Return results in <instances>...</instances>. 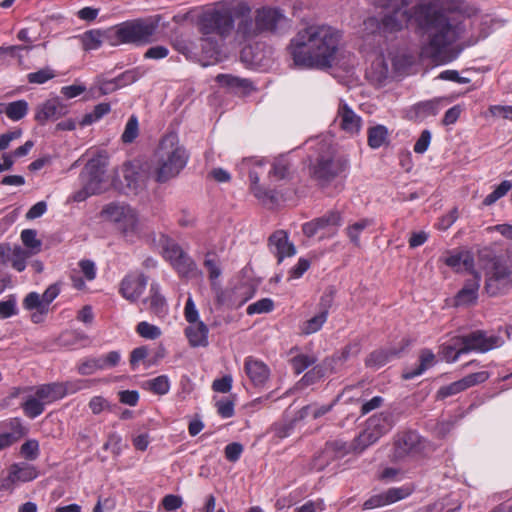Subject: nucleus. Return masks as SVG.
<instances>
[{
    "mask_svg": "<svg viewBox=\"0 0 512 512\" xmlns=\"http://www.w3.org/2000/svg\"><path fill=\"white\" fill-rule=\"evenodd\" d=\"M74 391H76V387L70 382H54L38 387L35 396L41 400L53 402L63 398L68 392Z\"/></svg>",
    "mask_w": 512,
    "mask_h": 512,
    "instance_id": "22",
    "label": "nucleus"
},
{
    "mask_svg": "<svg viewBox=\"0 0 512 512\" xmlns=\"http://www.w3.org/2000/svg\"><path fill=\"white\" fill-rule=\"evenodd\" d=\"M232 386V378L230 376H224L220 379L214 380L212 388L216 392L227 393L230 391Z\"/></svg>",
    "mask_w": 512,
    "mask_h": 512,
    "instance_id": "63",
    "label": "nucleus"
},
{
    "mask_svg": "<svg viewBox=\"0 0 512 512\" xmlns=\"http://www.w3.org/2000/svg\"><path fill=\"white\" fill-rule=\"evenodd\" d=\"M341 219V214L339 212L331 211L321 217L304 223L302 225V232L306 237L311 238L319 231L325 230L331 226H339Z\"/></svg>",
    "mask_w": 512,
    "mask_h": 512,
    "instance_id": "19",
    "label": "nucleus"
},
{
    "mask_svg": "<svg viewBox=\"0 0 512 512\" xmlns=\"http://www.w3.org/2000/svg\"><path fill=\"white\" fill-rule=\"evenodd\" d=\"M444 263L454 269L456 272L460 271H472L474 268V258L467 252H459L454 255H450L443 259Z\"/></svg>",
    "mask_w": 512,
    "mask_h": 512,
    "instance_id": "27",
    "label": "nucleus"
},
{
    "mask_svg": "<svg viewBox=\"0 0 512 512\" xmlns=\"http://www.w3.org/2000/svg\"><path fill=\"white\" fill-rule=\"evenodd\" d=\"M493 116H502L505 119L512 120V106L508 105H492L489 108Z\"/></svg>",
    "mask_w": 512,
    "mask_h": 512,
    "instance_id": "64",
    "label": "nucleus"
},
{
    "mask_svg": "<svg viewBox=\"0 0 512 512\" xmlns=\"http://www.w3.org/2000/svg\"><path fill=\"white\" fill-rule=\"evenodd\" d=\"M169 55V50L167 47L162 45L152 46L144 54L145 59H154L160 60L164 59Z\"/></svg>",
    "mask_w": 512,
    "mask_h": 512,
    "instance_id": "58",
    "label": "nucleus"
},
{
    "mask_svg": "<svg viewBox=\"0 0 512 512\" xmlns=\"http://www.w3.org/2000/svg\"><path fill=\"white\" fill-rule=\"evenodd\" d=\"M479 287L480 276L475 273L472 278L466 280L463 287L455 295L453 305L455 307H461L476 304Z\"/></svg>",
    "mask_w": 512,
    "mask_h": 512,
    "instance_id": "21",
    "label": "nucleus"
},
{
    "mask_svg": "<svg viewBox=\"0 0 512 512\" xmlns=\"http://www.w3.org/2000/svg\"><path fill=\"white\" fill-rule=\"evenodd\" d=\"M149 387L155 394L164 395L169 391L170 384L166 376H158L149 382Z\"/></svg>",
    "mask_w": 512,
    "mask_h": 512,
    "instance_id": "50",
    "label": "nucleus"
},
{
    "mask_svg": "<svg viewBox=\"0 0 512 512\" xmlns=\"http://www.w3.org/2000/svg\"><path fill=\"white\" fill-rule=\"evenodd\" d=\"M389 67L382 56L377 57L367 71L368 78L377 83L382 84L388 77Z\"/></svg>",
    "mask_w": 512,
    "mask_h": 512,
    "instance_id": "28",
    "label": "nucleus"
},
{
    "mask_svg": "<svg viewBox=\"0 0 512 512\" xmlns=\"http://www.w3.org/2000/svg\"><path fill=\"white\" fill-rule=\"evenodd\" d=\"M236 169L243 177L248 175L250 182V189L255 192H271V186L279 181L288 179L290 176L291 164L284 158H277L267 171L268 184L265 182L260 185V176L266 172V161L257 157H249L242 159L237 165Z\"/></svg>",
    "mask_w": 512,
    "mask_h": 512,
    "instance_id": "5",
    "label": "nucleus"
},
{
    "mask_svg": "<svg viewBox=\"0 0 512 512\" xmlns=\"http://www.w3.org/2000/svg\"><path fill=\"white\" fill-rule=\"evenodd\" d=\"M316 361L317 359L314 356L299 354L291 359V364L294 372L300 374L309 366L315 364Z\"/></svg>",
    "mask_w": 512,
    "mask_h": 512,
    "instance_id": "45",
    "label": "nucleus"
},
{
    "mask_svg": "<svg viewBox=\"0 0 512 512\" xmlns=\"http://www.w3.org/2000/svg\"><path fill=\"white\" fill-rule=\"evenodd\" d=\"M220 258L215 252H207L203 262L204 267L208 271V276L211 281L218 279L221 276Z\"/></svg>",
    "mask_w": 512,
    "mask_h": 512,
    "instance_id": "36",
    "label": "nucleus"
},
{
    "mask_svg": "<svg viewBox=\"0 0 512 512\" xmlns=\"http://www.w3.org/2000/svg\"><path fill=\"white\" fill-rule=\"evenodd\" d=\"M244 369L254 386H263L270 375V370L267 365L252 357L246 358Z\"/></svg>",
    "mask_w": 512,
    "mask_h": 512,
    "instance_id": "23",
    "label": "nucleus"
},
{
    "mask_svg": "<svg viewBox=\"0 0 512 512\" xmlns=\"http://www.w3.org/2000/svg\"><path fill=\"white\" fill-rule=\"evenodd\" d=\"M392 424L388 414L380 413L367 421L365 430L355 439L354 450L361 452L385 434Z\"/></svg>",
    "mask_w": 512,
    "mask_h": 512,
    "instance_id": "13",
    "label": "nucleus"
},
{
    "mask_svg": "<svg viewBox=\"0 0 512 512\" xmlns=\"http://www.w3.org/2000/svg\"><path fill=\"white\" fill-rule=\"evenodd\" d=\"M485 290L490 296H496L512 285V266L502 257H491L483 264Z\"/></svg>",
    "mask_w": 512,
    "mask_h": 512,
    "instance_id": "9",
    "label": "nucleus"
},
{
    "mask_svg": "<svg viewBox=\"0 0 512 512\" xmlns=\"http://www.w3.org/2000/svg\"><path fill=\"white\" fill-rule=\"evenodd\" d=\"M39 444L36 440H28L22 444L20 452L28 460H34L38 456Z\"/></svg>",
    "mask_w": 512,
    "mask_h": 512,
    "instance_id": "53",
    "label": "nucleus"
},
{
    "mask_svg": "<svg viewBox=\"0 0 512 512\" xmlns=\"http://www.w3.org/2000/svg\"><path fill=\"white\" fill-rule=\"evenodd\" d=\"M104 364H102L101 359H90L82 363L78 367V372L81 375H90L94 373L96 370L103 369Z\"/></svg>",
    "mask_w": 512,
    "mask_h": 512,
    "instance_id": "56",
    "label": "nucleus"
},
{
    "mask_svg": "<svg viewBox=\"0 0 512 512\" xmlns=\"http://www.w3.org/2000/svg\"><path fill=\"white\" fill-rule=\"evenodd\" d=\"M500 337L487 336L482 330L471 332L467 335L456 337V346H461L453 356V360L470 351L485 353L495 347L500 346Z\"/></svg>",
    "mask_w": 512,
    "mask_h": 512,
    "instance_id": "12",
    "label": "nucleus"
},
{
    "mask_svg": "<svg viewBox=\"0 0 512 512\" xmlns=\"http://www.w3.org/2000/svg\"><path fill=\"white\" fill-rule=\"evenodd\" d=\"M159 27V19H134L122 22L114 27L115 46L119 44L146 45L155 41L154 35Z\"/></svg>",
    "mask_w": 512,
    "mask_h": 512,
    "instance_id": "7",
    "label": "nucleus"
},
{
    "mask_svg": "<svg viewBox=\"0 0 512 512\" xmlns=\"http://www.w3.org/2000/svg\"><path fill=\"white\" fill-rule=\"evenodd\" d=\"M137 332L144 338L147 339H156L160 336V329L148 322H140L136 328Z\"/></svg>",
    "mask_w": 512,
    "mask_h": 512,
    "instance_id": "51",
    "label": "nucleus"
},
{
    "mask_svg": "<svg viewBox=\"0 0 512 512\" xmlns=\"http://www.w3.org/2000/svg\"><path fill=\"white\" fill-rule=\"evenodd\" d=\"M335 122L351 136L357 135L362 127V118L344 100L339 101Z\"/></svg>",
    "mask_w": 512,
    "mask_h": 512,
    "instance_id": "14",
    "label": "nucleus"
},
{
    "mask_svg": "<svg viewBox=\"0 0 512 512\" xmlns=\"http://www.w3.org/2000/svg\"><path fill=\"white\" fill-rule=\"evenodd\" d=\"M10 467L18 482L32 481L38 476L36 468L28 464H12Z\"/></svg>",
    "mask_w": 512,
    "mask_h": 512,
    "instance_id": "34",
    "label": "nucleus"
},
{
    "mask_svg": "<svg viewBox=\"0 0 512 512\" xmlns=\"http://www.w3.org/2000/svg\"><path fill=\"white\" fill-rule=\"evenodd\" d=\"M107 164L105 151H92V154L80 173V181L82 184V190L80 192H96V190L99 189L104 179Z\"/></svg>",
    "mask_w": 512,
    "mask_h": 512,
    "instance_id": "11",
    "label": "nucleus"
},
{
    "mask_svg": "<svg viewBox=\"0 0 512 512\" xmlns=\"http://www.w3.org/2000/svg\"><path fill=\"white\" fill-rule=\"evenodd\" d=\"M21 240L23 244L31 250L32 254L40 252L42 242L37 238V231L33 229H25L21 232Z\"/></svg>",
    "mask_w": 512,
    "mask_h": 512,
    "instance_id": "39",
    "label": "nucleus"
},
{
    "mask_svg": "<svg viewBox=\"0 0 512 512\" xmlns=\"http://www.w3.org/2000/svg\"><path fill=\"white\" fill-rule=\"evenodd\" d=\"M17 426L19 428V435H15L12 433L0 434V450L11 446L25 434L24 428L21 426L19 422H17Z\"/></svg>",
    "mask_w": 512,
    "mask_h": 512,
    "instance_id": "55",
    "label": "nucleus"
},
{
    "mask_svg": "<svg viewBox=\"0 0 512 512\" xmlns=\"http://www.w3.org/2000/svg\"><path fill=\"white\" fill-rule=\"evenodd\" d=\"M23 305L28 310H33V309L38 310L40 312V314H45L48 311V308L45 307V305L42 301V297L36 292L29 293L25 297V299L23 301Z\"/></svg>",
    "mask_w": 512,
    "mask_h": 512,
    "instance_id": "46",
    "label": "nucleus"
},
{
    "mask_svg": "<svg viewBox=\"0 0 512 512\" xmlns=\"http://www.w3.org/2000/svg\"><path fill=\"white\" fill-rule=\"evenodd\" d=\"M329 306L330 301L327 302L325 308L319 314L305 321L301 326V333L310 335L319 331L327 320Z\"/></svg>",
    "mask_w": 512,
    "mask_h": 512,
    "instance_id": "30",
    "label": "nucleus"
},
{
    "mask_svg": "<svg viewBox=\"0 0 512 512\" xmlns=\"http://www.w3.org/2000/svg\"><path fill=\"white\" fill-rule=\"evenodd\" d=\"M388 130L383 125H376L368 129V145L372 149L380 148L387 140Z\"/></svg>",
    "mask_w": 512,
    "mask_h": 512,
    "instance_id": "32",
    "label": "nucleus"
},
{
    "mask_svg": "<svg viewBox=\"0 0 512 512\" xmlns=\"http://www.w3.org/2000/svg\"><path fill=\"white\" fill-rule=\"evenodd\" d=\"M242 452L243 446L237 442L230 443L225 447V457L231 462L237 461Z\"/></svg>",
    "mask_w": 512,
    "mask_h": 512,
    "instance_id": "59",
    "label": "nucleus"
},
{
    "mask_svg": "<svg viewBox=\"0 0 512 512\" xmlns=\"http://www.w3.org/2000/svg\"><path fill=\"white\" fill-rule=\"evenodd\" d=\"M220 83H225L229 86L242 87L244 89L251 87V82L247 79H241L231 75H219L217 77Z\"/></svg>",
    "mask_w": 512,
    "mask_h": 512,
    "instance_id": "57",
    "label": "nucleus"
},
{
    "mask_svg": "<svg viewBox=\"0 0 512 512\" xmlns=\"http://www.w3.org/2000/svg\"><path fill=\"white\" fill-rule=\"evenodd\" d=\"M207 178L209 180H212L216 183L223 184L228 183L231 181L232 176L229 171L222 167H216L213 168L211 171H209Z\"/></svg>",
    "mask_w": 512,
    "mask_h": 512,
    "instance_id": "52",
    "label": "nucleus"
},
{
    "mask_svg": "<svg viewBox=\"0 0 512 512\" xmlns=\"http://www.w3.org/2000/svg\"><path fill=\"white\" fill-rule=\"evenodd\" d=\"M67 112V107L58 98H53L37 106L35 120L39 124L44 125L48 121L59 119L66 115Z\"/></svg>",
    "mask_w": 512,
    "mask_h": 512,
    "instance_id": "18",
    "label": "nucleus"
},
{
    "mask_svg": "<svg viewBox=\"0 0 512 512\" xmlns=\"http://www.w3.org/2000/svg\"><path fill=\"white\" fill-rule=\"evenodd\" d=\"M100 215L124 238H132L141 231L138 213L128 204L112 202L103 207Z\"/></svg>",
    "mask_w": 512,
    "mask_h": 512,
    "instance_id": "8",
    "label": "nucleus"
},
{
    "mask_svg": "<svg viewBox=\"0 0 512 512\" xmlns=\"http://www.w3.org/2000/svg\"><path fill=\"white\" fill-rule=\"evenodd\" d=\"M447 102V99L443 97L420 101L410 108L409 117L416 121H423L428 117L436 116L447 105Z\"/></svg>",
    "mask_w": 512,
    "mask_h": 512,
    "instance_id": "17",
    "label": "nucleus"
},
{
    "mask_svg": "<svg viewBox=\"0 0 512 512\" xmlns=\"http://www.w3.org/2000/svg\"><path fill=\"white\" fill-rule=\"evenodd\" d=\"M54 77V71L48 67L27 75L28 82L31 84H44Z\"/></svg>",
    "mask_w": 512,
    "mask_h": 512,
    "instance_id": "47",
    "label": "nucleus"
},
{
    "mask_svg": "<svg viewBox=\"0 0 512 512\" xmlns=\"http://www.w3.org/2000/svg\"><path fill=\"white\" fill-rule=\"evenodd\" d=\"M385 498L387 500L388 504L394 503L398 500H401L405 498L407 495H409V491L402 488H391L385 493Z\"/></svg>",
    "mask_w": 512,
    "mask_h": 512,
    "instance_id": "61",
    "label": "nucleus"
},
{
    "mask_svg": "<svg viewBox=\"0 0 512 512\" xmlns=\"http://www.w3.org/2000/svg\"><path fill=\"white\" fill-rule=\"evenodd\" d=\"M352 349H354L355 353H357L359 351V345L358 344H353V345L350 344V345L345 346L339 356L325 359L324 366L326 368H329V370L331 372H333L335 370V364L337 362H340V363L345 362L349 358Z\"/></svg>",
    "mask_w": 512,
    "mask_h": 512,
    "instance_id": "40",
    "label": "nucleus"
},
{
    "mask_svg": "<svg viewBox=\"0 0 512 512\" xmlns=\"http://www.w3.org/2000/svg\"><path fill=\"white\" fill-rule=\"evenodd\" d=\"M82 47L85 51L97 50L104 41L115 46L112 27L106 30L91 29L79 36Z\"/></svg>",
    "mask_w": 512,
    "mask_h": 512,
    "instance_id": "20",
    "label": "nucleus"
},
{
    "mask_svg": "<svg viewBox=\"0 0 512 512\" xmlns=\"http://www.w3.org/2000/svg\"><path fill=\"white\" fill-rule=\"evenodd\" d=\"M404 18L411 23L419 39L420 57L437 64L456 60L464 50L468 36L478 39L488 35L484 30L477 35L472 32L474 24L479 21L477 15L446 9L438 0L422 1L404 11L396 3L380 18H367L364 26L366 30H377L387 36L404 30Z\"/></svg>",
    "mask_w": 512,
    "mask_h": 512,
    "instance_id": "1",
    "label": "nucleus"
},
{
    "mask_svg": "<svg viewBox=\"0 0 512 512\" xmlns=\"http://www.w3.org/2000/svg\"><path fill=\"white\" fill-rule=\"evenodd\" d=\"M246 12L247 2L243 0L219 2L203 12L198 26L203 35L202 50L207 56L213 57L220 51L218 42L212 41L211 35H217L222 40L233 35L235 41L245 42V34L248 33Z\"/></svg>",
    "mask_w": 512,
    "mask_h": 512,
    "instance_id": "3",
    "label": "nucleus"
},
{
    "mask_svg": "<svg viewBox=\"0 0 512 512\" xmlns=\"http://www.w3.org/2000/svg\"><path fill=\"white\" fill-rule=\"evenodd\" d=\"M172 265L181 276L185 277L195 274L197 270L195 262L186 253L177 258Z\"/></svg>",
    "mask_w": 512,
    "mask_h": 512,
    "instance_id": "37",
    "label": "nucleus"
},
{
    "mask_svg": "<svg viewBox=\"0 0 512 512\" xmlns=\"http://www.w3.org/2000/svg\"><path fill=\"white\" fill-rule=\"evenodd\" d=\"M185 335L192 347H205L208 345V327L202 322L189 323Z\"/></svg>",
    "mask_w": 512,
    "mask_h": 512,
    "instance_id": "26",
    "label": "nucleus"
},
{
    "mask_svg": "<svg viewBox=\"0 0 512 512\" xmlns=\"http://www.w3.org/2000/svg\"><path fill=\"white\" fill-rule=\"evenodd\" d=\"M431 132L427 129L423 130L414 144L413 150L417 154H423L427 151L431 142Z\"/></svg>",
    "mask_w": 512,
    "mask_h": 512,
    "instance_id": "54",
    "label": "nucleus"
},
{
    "mask_svg": "<svg viewBox=\"0 0 512 512\" xmlns=\"http://www.w3.org/2000/svg\"><path fill=\"white\" fill-rule=\"evenodd\" d=\"M327 370H329V368H326L324 366V363L322 365L314 366L302 377L299 384L301 386H309L311 384H314L317 381H319L322 377H324L325 372Z\"/></svg>",
    "mask_w": 512,
    "mask_h": 512,
    "instance_id": "42",
    "label": "nucleus"
},
{
    "mask_svg": "<svg viewBox=\"0 0 512 512\" xmlns=\"http://www.w3.org/2000/svg\"><path fill=\"white\" fill-rule=\"evenodd\" d=\"M273 301L269 298H263L251 305L247 308V313L249 315L252 314H261L270 312L273 309Z\"/></svg>",
    "mask_w": 512,
    "mask_h": 512,
    "instance_id": "49",
    "label": "nucleus"
},
{
    "mask_svg": "<svg viewBox=\"0 0 512 512\" xmlns=\"http://www.w3.org/2000/svg\"><path fill=\"white\" fill-rule=\"evenodd\" d=\"M388 361V353L384 350H377L372 352L366 359L365 364L367 367L378 369L386 364Z\"/></svg>",
    "mask_w": 512,
    "mask_h": 512,
    "instance_id": "48",
    "label": "nucleus"
},
{
    "mask_svg": "<svg viewBox=\"0 0 512 512\" xmlns=\"http://www.w3.org/2000/svg\"><path fill=\"white\" fill-rule=\"evenodd\" d=\"M37 396L29 397L23 404L22 408L24 413L29 418H35L39 416L44 411V404L40 401Z\"/></svg>",
    "mask_w": 512,
    "mask_h": 512,
    "instance_id": "41",
    "label": "nucleus"
},
{
    "mask_svg": "<svg viewBox=\"0 0 512 512\" xmlns=\"http://www.w3.org/2000/svg\"><path fill=\"white\" fill-rule=\"evenodd\" d=\"M355 441L351 446H348L345 442L336 440L327 443L325 453L330 455L331 458H341L348 454L351 450L354 451ZM355 452H357L355 450Z\"/></svg>",
    "mask_w": 512,
    "mask_h": 512,
    "instance_id": "38",
    "label": "nucleus"
},
{
    "mask_svg": "<svg viewBox=\"0 0 512 512\" xmlns=\"http://www.w3.org/2000/svg\"><path fill=\"white\" fill-rule=\"evenodd\" d=\"M190 155L175 133L165 135L153 156V176L156 182L166 183L184 170Z\"/></svg>",
    "mask_w": 512,
    "mask_h": 512,
    "instance_id": "4",
    "label": "nucleus"
},
{
    "mask_svg": "<svg viewBox=\"0 0 512 512\" xmlns=\"http://www.w3.org/2000/svg\"><path fill=\"white\" fill-rule=\"evenodd\" d=\"M268 247L271 253L277 258L280 264L285 257L296 254V247L289 241L288 233L285 230H276L268 238Z\"/></svg>",
    "mask_w": 512,
    "mask_h": 512,
    "instance_id": "15",
    "label": "nucleus"
},
{
    "mask_svg": "<svg viewBox=\"0 0 512 512\" xmlns=\"http://www.w3.org/2000/svg\"><path fill=\"white\" fill-rule=\"evenodd\" d=\"M247 9L248 33L245 34V42L253 40L264 32H275L278 26L286 21L280 9L263 7L256 11L255 17L252 16V9L248 3Z\"/></svg>",
    "mask_w": 512,
    "mask_h": 512,
    "instance_id": "10",
    "label": "nucleus"
},
{
    "mask_svg": "<svg viewBox=\"0 0 512 512\" xmlns=\"http://www.w3.org/2000/svg\"><path fill=\"white\" fill-rule=\"evenodd\" d=\"M310 267V261L305 258L299 259L298 263L290 270V279L300 278Z\"/></svg>",
    "mask_w": 512,
    "mask_h": 512,
    "instance_id": "62",
    "label": "nucleus"
},
{
    "mask_svg": "<svg viewBox=\"0 0 512 512\" xmlns=\"http://www.w3.org/2000/svg\"><path fill=\"white\" fill-rule=\"evenodd\" d=\"M311 142L314 143L312 147L318 153L316 163L311 167L313 178L323 185L348 172L350 161L347 155L337 153L331 143L325 139L317 138Z\"/></svg>",
    "mask_w": 512,
    "mask_h": 512,
    "instance_id": "6",
    "label": "nucleus"
},
{
    "mask_svg": "<svg viewBox=\"0 0 512 512\" xmlns=\"http://www.w3.org/2000/svg\"><path fill=\"white\" fill-rule=\"evenodd\" d=\"M489 378L487 371H480L469 374L461 380L455 381L447 386L441 387L438 391V398L444 399L448 396L455 395L469 387L485 382Z\"/></svg>",
    "mask_w": 512,
    "mask_h": 512,
    "instance_id": "16",
    "label": "nucleus"
},
{
    "mask_svg": "<svg viewBox=\"0 0 512 512\" xmlns=\"http://www.w3.org/2000/svg\"><path fill=\"white\" fill-rule=\"evenodd\" d=\"M28 102L26 100H17L7 104L6 116L12 121H19L28 113Z\"/></svg>",
    "mask_w": 512,
    "mask_h": 512,
    "instance_id": "35",
    "label": "nucleus"
},
{
    "mask_svg": "<svg viewBox=\"0 0 512 512\" xmlns=\"http://www.w3.org/2000/svg\"><path fill=\"white\" fill-rule=\"evenodd\" d=\"M147 278L143 274H132L125 277L120 291L127 300L135 301L146 287Z\"/></svg>",
    "mask_w": 512,
    "mask_h": 512,
    "instance_id": "24",
    "label": "nucleus"
},
{
    "mask_svg": "<svg viewBox=\"0 0 512 512\" xmlns=\"http://www.w3.org/2000/svg\"><path fill=\"white\" fill-rule=\"evenodd\" d=\"M150 296L144 299L143 303L148 304V309L151 313L157 316H163L166 313V300L159 293V290L155 286H151Z\"/></svg>",
    "mask_w": 512,
    "mask_h": 512,
    "instance_id": "29",
    "label": "nucleus"
},
{
    "mask_svg": "<svg viewBox=\"0 0 512 512\" xmlns=\"http://www.w3.org/2000/svg\"><path fill=\"white\" fill-rule=\"evenodd\" d=\"M257 205L267 209L276 210L286 205L287 199L283 194H255Z\"/></svg>",
    "mask_w": 512,
    "mask_h": 512,
    "instance_id": "31",
    "label": "nucleus"
},
{
    "mask_svg": "<svg viewBox=\"0 0 512 512\" xmlns=\"http://www.w3.org/2000/svg\"><path fill=\"white\" fill-rule=\"evenodd\" d=\"M183 504L182 498L178 495L169 494L162 500V505L167 511H173L180 508Z\"/></svg>",
    "mask_w": 512,
    "mask_h": 512,
    "instance_id": "60",
    "label": "nucleus"
},
{
    "mask_svg": "<svg viewBox=\"0 0 512 512\" xmlns=\"http://www.w3.org/2000/svg\"><path fill=\"white\" fill-rule=\"evenodd\" d=\"M139 134L138 119L132 115L125 126L124 132L122 133L121 140L123 143H132Z\"/></svg>",
    "mask_w": 512,
    "mask_h": 512,
    "instance_id": "43",
    "label": "nucleus"
},
{
    "mask_svg": "<svg viewBox=\"0 0 512 512\" xmlns=\"http://www.w3.org/2000/svg\"><path fill=\"white\" fill-rule=\"evenodd\" d=\"M435 355L430 350H422L420 353V363L416 369L406 372L403 376L405 379H411L415 376L420 375L427 368L434 365Z\"/></svg>",
    "mask_w": 512,
    "mask_h": 512,
    "instance_id": "33",
    "label": "nucleus"
},
{
    "mask_svg": "<svg viewBox=\"0 0 512 512\" xmlns=\"http://www.w3.org/2000/svg\"><path fill=\"white\" fill-rule=\"evenodd\" d=\"M183 254H185V252L177 243L168 238L165 240L163 244V255L171 264Z\"/></svg>",
    "mask_w": 512,
    "mask_h": 512,
    "instance_id": "44",
    "label": "nucleus"
},
{
    "mask_svg": "<svg viewBox=\"0 0 512 512\" xmlns=\"http://www.w3.org/2000/svg\"><path fill=\"white\" fill-rule=\"evenodd\" d=\"M342 33L326 24H312L299 30L291 39L289 53L298 67L327 69L335 63Z\"/></svg>",
    "mask_w": 512,
    "mask_h": 512,
    "instance_id": "2",
    "label": "nucleus"
},
{
    "mask_svg": "<svg viewBox=\"0 0 512 512\" xmlns=\"http://www.w3.org/2000/svg\"><path fill=\"white\" fill-rule=\"evenodd\" d=\"M420 437L414 432H406L395 441L394 456L402 459L419 451Z\"/></svg>",
    "mask_w": 512,
    "mask_h": 512,
    "instance_id": "25",
    "label": "nucleus"
}]
</instances>
